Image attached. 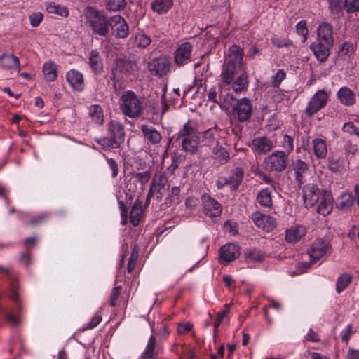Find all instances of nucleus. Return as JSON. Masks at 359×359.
<instances>
[{
  "label": "nucleus",
  "instance_id": "8fccbe9b",
  "mask_svg": "<svg viewBox=\"0 0 359 359\" xmlns=\"http://www.w3.org/2000/svg\"><path fill=\"white\" fill-rule=\"evenodd\" d=\"M126 5V0H107V8L112 11H118L123 10Z\"/></svg>",
  "mask_w": 359,
  "mask_h": 359
},
{
  "label": "nucleus",
  "instance_id": "473e14b6",
  "mask_svg": "<svg viewBox=\"0 0 359 359\" xmlns=\"http://www.w3.org/2000/svg\"><path fill=\"white\" fill-rule=\"evenodd\" d=\"M346 161L343 156H332L328 158V168L332 172L346 170Z\"/></svg>",
  "mask_w": 359,
  "mask_h": 359
},
{
  "label": "nucleus",
  "instance_id": "4be33fe9",
  "mask_svg": "<svg viewBox=\"0 0 359 359\" xmlns=\"http://www.w3.org/2000/svg\"><path fill=\"white\" fill-rule=\"evenodd\" d=\"M107 130L109 136L114 139L120 144L123 143L125 137L124 126L116 120H111L107 124Z\"/></svg>",
  "mask_w": 359,
  "mask_h": 359
},
{
  "label": "nucleus",
  "instance_id": "1a4fd4ad",
  "mask_svg": "<svg viewBox=\"0 0 359 359\" xmlns=\"http://www.w3.org/2000/svg\"><path fill=\"white\" fill-rule=\"evenodd\" d=\"M331 250L330 243L323 238L315 240L308 249V254L312 263H315Z\"/></svg>",
  "mask_w": 359,
  "mask_h": 359
},
{
  "label": "nucleus",
  "instance_id": "9d476101",
  "mask_svg": "<svg viewBox=\"0 0 359 359\" xmlns=\"http://www.w3.org/2000/svg\"><path fill=\"white\" fill-rule=\"evenodd\" d=\"M109 27L112 34L117 39H125L129 35V26L125 19L119 15L110 18Z\"/></svg>",
  "mask_w": 359,
  "mask_h": 359
},
{
  "label": "nucleus",
  "instance_id": "5701e85b",
  "mask_svg": "<svg viewBox=\"0 0 359 359\" xmlns=\"http://www.w3.org/2000/svg\"><path fill=\"white\" fill-rule=\"evenodd\" d=\"M304 201L306 207H312L319 200V189L313 184H309L303 189Z\"/></svg>",
  "mask_w": 359,
  "mask_h": 359
},
{
  "label": "nucleus",
  "instance_id": "58836bf2",
  "mask_svg": "<svg viewBox=\"0 0 359 359\" xmlns=\"http://www.w3.org/2000/svg\"><path fill=\"white\" fill-rule=\"evenodd\" d=\"M257 201L262 207L271 208L273 206L271 192L269 188L263 189L258 193Z\"/></svg>",
  "mask_w": 359,
  "mask_h": 359
},
{
  "label": "nucleus",
  "instance_id": "ddd939ff",
  "mask_svg": "<svg viewBox=\"0 0 359 359\" xmlns=\"http://www.w3.org/2000/svg\"><path fill=\"white\" fill-rule=\"evenodd\" d=\"M193 46L189 42L180 44L175 52V62L178 66H183L191 61Z\"/></svg>",
  "mask_w": 359,
  "mask_h": 359
},
{
  "label": "nucleus",
  "instance_id": "13d9d810",
  "mask_svg": "<svg viewBox=\"0 0 359 359\" xmlns=\"http://www.w3.org/2000/svg\"><path fill=\"white\" fill-rule=\"evenodd\" d=\"M355 333L352 324H349L341 331V340L346 344L348 343L351 336Z\"/></svg>",
  "mask_w": 359,
  "mask_h": 359
},
{
  "label": "nucleus",
  "instance_id": "603ef678",
  "mask_svg": "<svg viewBox=\"0 0 359 359\" xmlns=\"http://www.w3.org/2000/svg\"><path fill=\"white\" fill-rule=\"evenodd\" d=\"M345 0H328L329 8L333 13H339L344 8Z\"/></svg>",
  "mask_w": 359,
  "mask_h": 359
},
{
  "label": "nucleus",
  "instance_id": "f8f14e48",
  "mask_svg": "<svg viewBox=\"0 0 359 359\" xmlns=\"http://www.w3.org/2000/svg\"><path fill=\"white\" fill-rule=\"evenodd\" d=\"M251 219L257 227L267 232L273 231L276 226L275 218L270 215L262 214L260 212L252 213Z\"/></svg>",
  "mask_w": 359,
  "mask_h": 359
},
{
  "label": "nucleus",
  "instance_id": "f257e3e1",
  "mask_svg": "<svg viewBox=\"0 0 359 359\" xmlns=\"http://www.w3.org/2000/svg\"><path fill=\"white\" fill-rule=\"evenodd\" d=\"M177 140H181L182 149L190 154H196L200 146V137L198 134L197 123L189 121L183 125L177 134Z\"/></svg>",
  "mask_w": 359,
  "mask_h": 359
},
{
  "label": "nucleus",
  "instance_id": "a878e982",
  "mask_svg": "<svg viewBox=\"0 0 359 359\" xmlns=\"http://www.w3.org/2000/svg\"><path fill=\"white\" fill-rule=\"evenodd\" d=\"M88 64L95 74H100L103 71L102 58L97 50L90 52Z\"/></svg>",
  "mask_w": 359,
  "mask_h": 359
},
{
  "label": "nucleus",
  "instance_id": "9b49d317",
  "mask_svg": "<svg viewBox=\"0 0 359 359\" xmlns=\"http://www.w3.org/2000/svg\"><path fill=\"white\" fill-rule=\"evenodd\" d=\"M252 113L251 101L248 98H242L237 100L233 107V114L241 122H245L250 119Z\"/></svg>",
  "mask_w": 359,
  "mask_h": 359
},
{
  "label": "nucleus",
  "instance_id": "7c9ffc66",
  "mask_svg": "<svg viewBox=\"0 0 359 359\" xmlns=\"http://www.w3.org/2000/svg\"><path fill=\"white\" fill-rule=\"evenodd\" d=\"M292 168L295 172V180L300 186L304 182V175L309 169L308 165L301 159H297L292 162Z\"/></svg>",
  "mask_w": 359,
  "mask_h": 359
},
{
  "label": "nucleus",
  "instance_id": "f03ea898",
  "mask_svg": "<svg viewBox=\"0 0 359 359\" xmlns=\"http://www.w3.org/2000/svg\"><path fill=\"white\" fill-rule=\"evenodd\" d=\"M119 109L127 117L137 118L143 112V102L135 92L126 90L123 92L119 99Z\"/></svg>",
  "mask_w": 359,
  "mask_h": 359
},
{
  "label": "nucleus",
  "instance_id": "393cba45",
  "mask_svg": "<svg viewBox=\"0 0 359 359\" xmlns=\"http://www.w3.org/2000/svg\"><path fill=\"white\" fill-rule=\"evenodd\" d=\"M306 233V229L302 225L292 226L285 231V241L287 243L298 242Z\"/></svg>",
  "mask_w": 359,
  "mask_h": 359
},
{
  "label": "nucleus",
  "instance_id": "20e7f679",
  "mask_svg": "<svg viewBox=\"0 0 359 359\" xmlns=\"http://www.w3.org/2000/svg\"><path fill=\"white\" fill-rule=\"evenodd\" d=\"M136 62L126 58H118L115 60L111 69V80L118 81L123 76H129L137 70Z\"/></svg>",
  "mask_w": 359,
  "mask_h": 359
},
{
  "label": "nucleus",
  "instance_id": "6ab92c4d",
  "mask_svg": "<svg viewBox=\"0 0 359 359\" xmlns=\"http://www.w3.org/2000/svg\"><path fill=\"white\" fill-rule=\"evenodd\" d=\"M203 212L210 217H217L222 212V206L214 198L210 196H204L203 198Z\"/></svg>",
  "mask_w": 359,
  "mask_h": 359
},
{
  "label": "nucleus",
  "instance_id": "cd10ccee",
  "mask_svg": "<svg viewBox=\"0 0 359 359\" xmlns=\"http://www.w3.org/2000/svg\"><path fill=\"white\" fill-rule=\"evenodd\" d=\"M158 354L156 338L151 334L148 340L147 346L140 356V359H156Z\"/></svg>",
  "mask_w": 359,
  "mask_h": 359
},
{
  "label": "nucleus",
  "instance_id": "ea45409f",
  "mask_svg": "<svg viewBox=\"0 0 359 359\" xmlns=\"http://www.w3.org/2000/svg\"><path fill=\"white\" fill-rule=\"evenodd\" d=\"M353 204V198L351 194L344 193L337 198L336 207L341 210H347Z\"/></svg>",
  "mask_w": 359,
  "mask_h": 359
},
{
  "label": "nucleus",
  "instance_id": "5fc2aeb1",
  "mask_svg": "<svg viewBox=\"0 0 359 359\" xmlns=\"http://www.w3.org/2000/svg\"><path fill=\"white\" fill-rule=\"evenodd\" d=\"M286 73L283 69L277 71L275 75L271 78V86L274 88H278L281 82L285 79Z\"/></svg>",
  "mask_w": 359,
  "mask_h": 359
},
{
  "label": "nucleus",
  "instance_id": "864d4df0",
  "mask_svg": "<svg viewBox=\"0 0 359 359\" xmlns=\"http://www.w3.org/2000/svg\"><path fill=\"white\" fill-rule=\"evenodd\" d=\"M344 8L348 13L359 11V0H345Z\"/></svg>",
  "mask_w": 359,
  "mask_h": 359
},
{
  "label": "nucleus",
  "instance_id": "37998d69",
  "mask_svg": "<svg viewBox=\"0 0 359 359\" xmlns=\"http://www.w3.org/2000/svg\"><path fill=\"white\" fill-rule=\"evenodd\" d=\"M353 279V276L348 273L341 274L337 279L336 292L340 294L348 287Z\"/></svg>",
  "mask_w": 359,
  "mask_h": 359
},
{
  "label": "nucleus",
  "instance_id": "bf43d9fd",
  "mask_svg": "<svg viewBox=\"0 0 359 359\" xmlns=\"http://www.w3.org/2000/svg\"><path fill=\"white\" fill-rule=\"evenodd\" d=\"M135 178L142 184H146L151 177V172L149 170L138 172L135 175Z\"/></svg>",
  "mask_w": 359,
  "mask_h": 359
},
{
  "label": "nucleus",
  "instance_id": "f704fd0d",
  "mask_svg": "<svg viewBox=\"0 0 359 359\" xmlns=\"http://www.w3.org/2000/svg\"><path fill=\"white\" fill-rule=\"evenodd\" d=\"M43 73L47 81H54L57 76V65L53 61L46 62L43 65Z\"/></svg>",
  "mask_w": 359,
  "mask_h": 359
},
{
  "label": "nucleus",
  "instance_id": "423d86ee",
  "mask_svg": "<svg viewBox=\"0 0 359 359\" xmlns=\"http://www.w3.org/2000/svg\"><path fill=\"white\" fill-rule=\"evenodd\" d=\"M287 154L283 151H275L268 156L264 162L266 168L270 171L281 172L284 170L288 164L289 158Z\"/></svg>",
  "mask_w": 359,
  "mask_h": 359
},
{
  "label": "nucleus",
  "instance_id": "0eeeda50",
  "mask_svg": "<svg viewBox=\"0 0 359 359\" xmlns=\"http://www.w3.org/2000/svg\"><path fill=\"white\" fill-rule=\"evenodd\" d=\"M170 60L165 56H162L149 61L147 67L152 75L163 77L170 72Z\"/></svg>",
  "mask_w": 359,
  "mask_h": 359
},
{
  "label": "nucleus",
  "instance_id": "79ce46f5",
  "mask_svg": "<svg viewBox=\"0 0 359 359\" xmlns=\"http://www.w3.org/2000/svg\"><path fill=\"white\" fill-rule=\"evenodd\" d=\"M88 114L92 121L98 124L102 125L104 122V114L101 107L98 104H93L88 108Z\"/></svg>",
  "mask_w": 359,
  "mask_h": 359
},
{
  "label": "nucleus",
  "instance_id": "39448f33",
  "mask_svg": "<svg viewBox=\"0 0 359 359\" xmlns=\"http://www.w3.org/2000/svg\"><path fill=\"white\" fill-rule=\"evenodd\" d=\"M169 187L170 184L165 172L155 175L150 185L149 196H154L157 202H160Z\"/></svg>",
  "mask_w": 359,
  "mask_h": 359
},
{
  "label": "nucleus",
  "instance_id": "09e8293b",
  "mask_svg": "<svg viewBox=\"0 0 359 359\" xmlns=\"http://www.w3.org/2000/svg\"><path fill=\"white\" fill-rule=\"evenodd\" d=\"M282 147L284 149L283 151L289 155L294 150V138L287 134L284 135L282 141Z\"/></svg>",
  "mask_w": 359,
  "mask_h": 359
},
{
  "label": "nucleus",
  "instance_id": "bb28decb",
  "mask_svg": "<svg viewBox=\"0 0 359 359\" xmlns=\"http://www.w3.org/2000/svg\"><path fill=\"white\" fill-rule=\"evenodd\" d=\"M333 208V198L330 194L322 195L318 206V212L323 216L329 215Z\"/></svg>",
  "mask_w": 359,
  "mask_h": 359
},
{
  "label": "nucleus",
  "instance_id": "052dcab7",
  "mask_svg": "<svg viewBox=\"0 0 359 359\" xmlns=\"http://www.w3.org/2000/svg\"><path fill=\"white\" fill-rule=\"evenodd\" d=\"M297 32L303 36L304 41L306 40L308 35V29L306 27V22L304 20H301L296 25Z\"/></svg>",
  "mask_w": 359,
  "mask_h": 359
},
{
  "label": "nucleus",
  "instance_id": "4468645a",
  "mask_svg": "<svg viewBox=\"0 0 359 359\" xmlns=\"http://www.w3.org/2000/svg\"><path fill=\"white\" fill-rule=\"evenodd\" d=\"M249 147L256 155H263L273 149V142L264 136L257 137L251 141Z\"/></svg>",
  "mask_w": 359,
  "mask_h": 359
},
{
  "label": "nucleus",
  "instance_id": "e433bc0d",
  "mask_svg": "<svg viewBox=\"0 0 359 359\" xmlns=\"http://www.w3.org/2000/svg\"><path fill=\"white\" fill-rule=\"evenodd\" d=\"M236 67V66L231 63H224L221 73V79L223 83L229 85L233 82Z\"/></svg>",
  "mask_w": 359,
  "mask_h": 359
},
{
  "label": "nucleus",
  "instance_id": "0e129e2a",
  "mask_svg": "<svg viewBox=\"0 0 359 359\" xmlns=\"http://www.w3.org/2000/svg\"><path fill=\"white\" fill-rule=\"evenodd\" d=\"M119 208L121 210V224L122 225H126L128 223V209L126 205H125L123 201H120L118 202Z\"/></svg>",
  "mask_w": 359,
  "mask_h": 359
},
{
  "label": "nucleus",
  "instance_id": "aec40b11",
  "mask_svg": "<svg viewBox=\"0 0 359 359\" xmlns=\"http://www.w3.org/2000/svg\"><path fill=\"white\" fill-rule=\"evenodd\" d=\"M332 46H328L326 43L317 40L311 44L310 48L313 51L317 60L320 62H325L330 55V49Z\"/></svg>",
  "mask_w": 359,
  "mask_h": 359
},
{
  "label": "nucleus",
  "instance_id": "b1692460",
  "mask_svg": "<svg viewBox=\"0 0 359 359\" xmlns=\"http://www.w3.org/2000/svg\"><path fill=\"white\" fill-rule=\"evenodd\" d=\"M0 65L2 68L7 70L17 69L20 70L19 58L10 53H4L0 55Z\"/></svg>",
  "mask_w": 359,
  "mask_h": 359
},
{
  "label": "nucleus",
  "instance_id": "6e6552de",
  "mask_svg": "<svg viewBox=\"0 0 359 359\" xmlns=\"http://www.w3.org/2000/svg\"><path fill=\"white\" fill-rule=\"evenodd\" d=\"M328 95L324 90L317 91L309 102L305 109L307 116H312L319 110L323 108L327 102Z\"/></svg>",
  "mask_w": 359,
  "mask_h": 359
},
{
  "label": "nucleus",
  "instance_id": "de8ad7c7",
  "mask_svg": "<svg viewBox=\"0 0 359 359\" xmlns=\"http://www.w3.org/2000/svg\"><path fill=\"white\" fill-rule=\"evenodd\" d=\"M204 145H208L212 147L217 143V140L215 138V134L212 129H209L203 133V140Z\"/></svg>",
  "mask_w": 359,
  "mask_h": 359
},
{
  "label": "nucleus",
  "instance_id": "412c9836",
  "mask_svg": "<svg viewBox=\"0 0 359 359\" xmlns=\"http://www.w3.org/2000/svg\"><path fill=\"white\" fill-rule=\"evenodd\" d=\"M66 79L74 90L81 92L83 90L85 86L83 76L78 70L73 69L67 72Z\"/></svg>",
  "mask_w": 359,
  "mask_h": 359
},
{
  "label": "nucleus",
  "instance_id": "680f3d73",
  "mask_svg": "<svg viewBox=\"0 0 359 359\" xmlns=\"http://www.w3.org/2000/svg\"><path fill=\"white\" fill-rule=\"evenodd\" d=\"M121 287L117 286L111 290L110 295L109 304L111 306H115L117 303V300L119 298L121 294Z\"/></svg>",
  "mask_w": 359,
  "mask_h": 359
},
{
  "label": "nucleus",
  "instance_id": "c756f323",
  "mask_svg": "<svg viewBox=\"0 0 359 359\" xmlns=\"http://www.w3.org/2000/svg\"><path fill=\"white\" fill-rule=\"evenodd\" d=\"M142 212V202L137 198L135 201L130 212V222L133 226H137L140 224Z\"/></svg>",
  "mask_w": 359,
  "mask_h": 359
},
{
  "label": "nucleus",
  "instance_id": "a211bd4d",
  "mask_svg": "<svg viewBox=\"0 0 359 359\" xmlns=\"http://www.w3.org/2000/svg\"><path fill=\"white\" fill-rule=\"evenodd\" d=\"M317 40L326 43L328 46H333V27L328 22H322L317 29Z\"/></svg>",
  "mask_w": 359,
  "mask_h": 359
},
{
  "label": "nucleus",
  "instance_id": "69168bd1",
  "mask_svg": "<svg viewBox=\"0 0 359 359\" xmlns=\"http://www.w3.org/2000/svg\"><path fill=\"white\" fill-rule=\"evenodd\" d=\"M193 327V325L191 323H179L177 326V333L181 334H184L191 331Z\"/></svg>",
  "mask_w": 359,
  "mask_h": 359
},
{
  "label": "nucleus",
  "instance_id": "3c124183",
  "mask_svg": "<svg viewBox=\"0 0 359 359\" xmlns=\"http://www.w3.org/2000/svg\"><path fill=\"white\" fill-rule=\"evenodd\" d=\"M271 43L273 46L278 48L288 47L292 44L291 40L285 37H280L276 35H274L271 38Z\"/></svg>",
  "mask_w": 359,
  "mask_h": 359
},
{
  "label": "nucleus",
  "instance_id": "6e6d98bb",
  "mask_svg": "<svg viewBox=\"0 0 359 359\" xmlns=\"http://www.w3.org/2000/svg\"><path fill=\"white\" fill-rule=\"evenodd\" d=\"M246 257L256 262H262L264 259V254L257 249H252L246 252Z\"/></svg>",
  "mask_w": 359,
  "mask_h": 359
},
{
  "label": "nucleus",
  "instance_id": "a19ab883",
  "mask_svg": "<svg viewBox=\"0 0 359 359\" xmlns=\"http://www.w3.org/2000/svg\"><path fill=\"white\" fill-rule=\"evenodd\" d=\"M172 0H154L151 7L154 11L162 15L166 13L172 6Z\"/></svg>",
  "mask_w": 359,
  "mask_h": 359
},
{
  "label": "nucleus",
  "instance_id": "a18cd8bd",
  "mask_svg": "<svg viewBox=\"0 0 359 359\" xmlns=\"http://www.w3.org/2000/svg\"><path fill=\"white\" fill-rule=\"evenodd\" d=\"M96 142L100 145L104 149H109L111 148H118L121 144L117 142L114 139L111 137H102L95 140Z\"/></svg>",
  "mask_w": 359,
  "mask_h": 359
},
{
  "label": "nucleus",
  "instance_id": "c85d7f7f",
  "mask_svg": "<svg viewBox=\"0 0 359 359\" xmlns=\"http://www.w3.org/2000/svg\"><path fill=\"white\" fill-rule=\"evenodd\" d=\"M312 147L315 156L319 159H324L327 155V145L325 140L315 138L312 140Z\"/></svg>",
  "mask_w": 359,
  "mask_h": 359
},
{
  "label": "nucleus",
  "instance_id": "f3484780",
  "mask_svg": "<svg viewBox=\"0 0 359 359\" xmlns=\"http://www.w3.org/2000/svg\"><path fill=\"white\" fill-rule=\"evenodd\" d=\"M140 130L142 133L144 140L147 144L158 146L162 140L161 133L154 127L147 124L140 126Z\"/></svg>",
  "mask_w": 359,
  "mask_h": 359
},
{
  "label": "nucleus",
  "instance_id": "4c0bfd02",
  "mask_svg": "<svg viewBox=\"0 0 359 359\" xmlns=\"http://www.w3.org/2000/svg\"><path fill=\"white\" fill-rule=\"evenodd\" d=\"M130 41H133L134 45L139 48H146L151 43V39L144 32H138L133 35Z\"/></svg>",
  "mask_w": 359,
  "mask_h": 359
},
{
  "label": "nucleus",
  "instance_id": "338daca9",
  "mask_svg": "<svg viewBox=\"0 0 359 359\" xmlns=\"http://www.w3.org/2000/svg\"><path fill=\"white\" fill-rule=\"evenodd\" d=\"M353 46L350 42H344L340 48L341 55H348L353 52Z\"/></svg>",
  "mask_w": 359,
  "mask_h": 359
},
{
  "label": "nucleus",
  "instance_id": "4d7b16f0",
  "mask_svg": "<svg viewBox=\"0 0 359 359\" xmlns=\"http://www.w3.org/2000/svg\"><path fill=\"white\" fill-rule=\"evenodd\" d=\"M342 130L351 135H355L359 137V128L353 122H346L342 127Z\"/></svg>",
  "mask_w": 359,
  "mask_h": 359
},
{
  "label": "nucleus",
  "instance_id": "e2e57ef3",
  "mask_svg": "<svg viewBox=\"0 0 359 359\" xmlns=\"http://www.w3.org/2000/svg\"><path fill=\"white\" fill-rule=\"evenodd\" d=\"M43 15L41 13H34L29 15L30 25L34 27H38L43 20Z\"/></svg>",
  "mask_w": 359,
  "mask_h": 359
},
{
  "label": "nucleus",
  "instance_id": "c9c22d12",
  "mask_svg": "<svg viewBox=\"0 0 359 359\" xmlns=\"http://www.w3.org/2000/svg\"><path fill=\"white\" fill-rule=\"evenodd\" d=\"M241 74L233 82L231 83L233 89L236 93L246 90L248 86L246 68L241 69Z\"/></svg>",
  "mask_w": 359,
  "mask_h": 359
},
{
  "label": "nucleus",
  "instance_id": "774afa93",
  "mask_svg": "<svg viewBox=\"0 0 359 359\" xmlns=\"http://www.w3.org/2000/svg\"><path fill=\"white\" fill-rule=\"evenodd\" d=\"M344 150L347 155L351 154L353 156L357 153L358 147L356 144H353L350 140H348L344 145Z\"/></svg>",
  "mask_w": 359,
  "mask_h": 359
},
{
  "label": "nucleus",
  "instance_id": "dca6fc26",
  "mask_svg": "<svg viewBox=\"0 0 359 359\" xmlns=\"http://www.w3.org/2000/svg\"><path fill=\"white\" fill-rule=\"evenodd\" d=\"M243 50L237 45H232L229 48L228 55L226 56L225 63L238 66L240 69L245 68L243 64Z\"/></svg>",
  "mask_w": 359,
  "mask_h": 359
},
{
  "label": "nucleus",
  "instance_id": "72a5a7b5",
  "mask_svg": "<svg viewBox=\"0 0 359 359\" xmlns=\"http://www.w3.org/2000/svg\"><path fill=\"white\" fill-rule=\"evenodd\" d=\"M244 176L243 169L240 167H236L232 170L231 175L227 178L229 186L232 190H236L238 188L243 182Z\"/></svg>",
  "mask_w": 359,
  "mask_h": 359
},
{
  "label": "nucleus",
  "instance_id": "c03bdc74",
  "mask_svg": "<svg viewBox=\"0 0 359 359\" xmlns=\"http://www.w3.org/2000/svg\"><path fill=\"white\" fill-rule=\"evenodd\" d=\"M46 10L49 13L57 14L62 17H67L69 15L68 9L66 6L50 3L46 6Z\"/></svg>",
  "mask_w": 359,
  "mask_h": 359
},
{
  "label": "nucleus",
  "instance_id": "49530a36",
  "mask_svg": "<svg viewBox=\"0 0 359 359\" xmlns=\"http://www.w3.org/2000/svg\"><path fill=\"white\" fill-rule=\"evenodd\" d=\"M180 187L176 186L173 187L171 189L170 193L168 196V197L165 198V203L166 204H178L180 203Z\"/></svg>",
  "mask_w": 359,
  "mask_h": 359
},
{
  "label": "nucleus",
  "instance_id": "7ed1b4c3",
  "mask_svg": "<svg viewBox=\"0 0 359 359\" xmlns=\"http://www.w3.org/2000/svg\"><path fill=\"white\" fill-rule=\"evenodd\" d=\"M86 19L94 34L106 36L109 32L110 18L92 7L86 8Z\"/></svg>",
  "mask_w": 359,
  "mask_h": 359
},
{
  "label": "nucleus",
  "instance_id": "2f4dec72",
  "mask_svg": "<svg viewBox=\"0 0 359 359\" xmlns=\"http://www.w3.org/2000/svg\"><path fill=\"white\" fill-rule=\"evenodd\" d=\"M337 96L340 102L346 106L353 105L355 102V95L348 87L341 88L337 93Z\"/></svg>",
  "mask_w": 359,
  "mask_h": 359
},
{
  "label": "nucleus",
  "instance_id": "2eb2a0df",
  "mask_svg": "<svg viewBox=\"0 0 359 359\" xmlns=\"http://www.w3.org/2000/svg\"><path fill=\"white\" fill-rule=\"evenodd\" d=\"M240 255V248L238 245L228 243L219 249V257L221 262L227 264L231 261L237 259Z\"/></svg>",
  "mask_w": 359,
  "mask_h": 359
}]
</instances>
